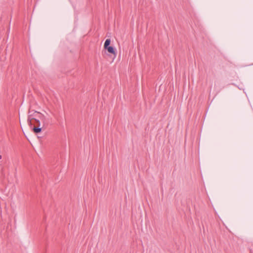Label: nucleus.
<instances>
[{"instance_id":"obj_1","label":"nucleus","mask_w":253,"mask_h":253,"mask_svg":"<svg viewBox=\"0 0 253 253\" xmlns=\"http://www.w3.org/2000/svg\"><path fill=\"white\" fill-rule=\"evenodd\" d=\"M43 115L41 113L37 111H35L34 110H30L29 111V115L28 117V123L29 125L32 127L33 121L36 120L37 119L43 120Z\"/></svg>"},{"instance_id":"obj_2","label":"nucleus","mask_w":253,"mask_h":253,"mask_svg":"<svg viewBox=\"0 0 253 253\" xmlns=\"http://www.w3.org/2000/svg\"><path fill=\"white\" fill-rule=\"evenodd\" d=\"M41 120L37 119L36 120L33 121V123L32 126L34 125L36 126H34L33 128V130L34 132L36 133H38L42 131V127H40L41 123L40 121Z\"/></svg>"},{"instance_id":"obj_3","label":"nucleus","mask_w":253,"mask_h":253,"mask_svg":"<svg viewBox=\"0 0 253 253\" xmlns=\"http://www.w3.org/2000/svg\"><path fill=\"white\" fill-rule=\"evenodd\" d=\"M105 49L107 50L109 53L113 54L114 56V58H115L116 57L117 52L115 48L114 47L112 46H109L105 48Z\"/></svg>"},{"instance_id":"obj_4","label":"nucleus","mask_w":253,"mask_h":253,"mask_svg":"<svg viewBox=\"0 0 253 253\" xmlns=\"http://www.w3.org/2000/svg\"><path fill=\"white\" fill-rule=\"evenodd\" d=\"M110 43H111V40L110 39H107L105 42V43L104 44V48H105L109 46Z\"/></svg>"},{"instance_id":"obj_5","label":"nucleus","mask_w":253,"mask_h":253,"mask_svg":"<svg viewBox=\"0 0 253 253\" xmlns=\"http://www.w3.org/2000/svg\"><path fill=\"white\" fill-rule=\"evenodd\" d=\"M1 159V156L0 155V160Z\"/></svg>"}]
</instances>
